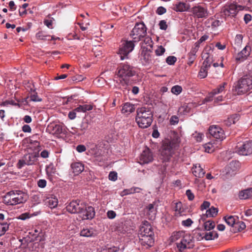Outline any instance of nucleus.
I'll return each instance as SVG.
<instances>
[{"mask_svg":"<svg viewBox=\"0 0 252 252\" xmlns=\"http://www.w3.org/2000/svg\"><path fill=\"white\" fill-rule=\"evenodd\" d=\"M147 35V28L143 22L137 23L129 36L132 40L125 41L120 46L118 54L121 60L128 59V54L134 49V42H138Z\"/></svg>","mask_w":252,"mask_h":252,"instance_id":"nucleus-1","label":"nucleus"},{"mask_svg":"<svg viewBox=\"0 0 252 252\" xmlns=\"http://www.w3.org/2000/svg\"><path fill=\"white\" fill-rule=\"evenodd\" d=\"M141 244L147 247L152 246L154 243V229L151 224L144 221L140 227L138 234Z\"/></svg>","mask_w":252,"mask_h":252,"instance_id":"nucleus-2","label":"nucleus"},{"mask_svg":"<svg viewBox=\"0 0 252 252\" xmlns=\"http://www.w3.org/2000/svg\"><path fill=\"white\" fill-rule=\"evenodd\" d=\"M172 241H177L176 246L179 252H183L187 249L193 247V241L189 235H185L183 231L174 232L171 237Z\"/></svg>","mask_w":252,"mask_h":252,"instance_id":"nucleus-3","label":"nucleus"},{"mask_svg":"<svg viewBox=\"0 0 252 252\" xmlns=\"http://www.w3.org/2000/svg\"><path fill=\"white\" fill-rule=\"evenodd\" d=\"M136 113L135 120L139 127L145 128L151 126L153 115L150 108L146 107L138 108Z\"/></svg>","mask_w":252,"mask_h":252,"instance_id":"nucleus-4","label":"nucleus"},{"mask_svg":"<svg viewBox=\"0 0 252 252\" xmlns=\"http://www.w3.org/2000/svg\"><path fill=\"white\" fill-rule=\"evenodd\" d=\"M27 199V194L23 191L19 190H11L3 197V201L8 205H15L25 203Z\"/></svg>","mask_w":252,"mask_h":252,"instance_id":"nucleus-5","label":"nucleus"},{"mask_svg":"<svg viewBox=\"0 0 252 252\" xmlns=\"http://www.w3.org/2000/svg\"><path fill=\"white\" fill-rule=\"evenodd\" d=\"M117 75L122 78L120 83L122 85H130L129 78L135 75V72L133 66L127 63H121L117 69Z\"/></svg>","mask_w":252,"mask_h":252,"instance_id":"nucleus-6","label":"nucleus"},{"mask_svg":"<svg viewBox=\"0 0 252 252\" xmlns=\"http://www.w3.org/2000/svg\"><path fill=\"white\" fill-rule=\"evenodd\" d=\"M252 90V75H246L240 78L233 87V92L241 95Z\"/></svg>","mask_w":252,"mask_h":252,"instance_id":"nucleus-7","label":"nucleus"},{"mask_svg":"<svg viewBox=\"0 0 252 252\" xmlns=\"http://www.w3.org/2000/svg\"><path fill=\"white\" fill-rule=\"evenodd\" d=\"M179 143L178 139H177L176 141L167 140L163 143L160 151V156L164 161H167L169 160L172 150L175 149Z\"/></svg>","mask_w":252,"mask_h":252,"instance_id":"nucleus-8","label":"nucleus"},{"mask_svg":"<svg viewBox=\"0 0 252 252\" xmlns=\"http://www.w3.org/2000/svg\"><path fill=\"white\" fill-rule=\"evenodd\" d=\"M235 152L240 155L248 156L252 154V140L238 142Z\"/></svg>","mask_w":252,"mask_h":252,"instance_id":"nucleus-9","label":"nucleus"},{"mask_svg":"<svg viewBox=\"0 0 252 252\" xmlns=\"http://www.w3.org/2000/svg\"><path fill=\"white\" fill-rule=\"evenodd\" d=\"M38 155L35 153H28L24 155L22 159H19L17 167L21 169L24 166L32 165L34 164L37 162Z\"/></svg>","mask_w":252,"mask_h":252,"instance_id":"nucleus-10","label":"nucleus"},{"mask_svg":"<svg viewBox=\"0 0 252 252\" xmlns=\"http://www.w3.org/2000/svg\"><path fill=\"white\" fill-rule=\"evenodd\" d=\"M244 7L236 3H231L223 10V13L225 16L234 17L239 10H243Z\"/></svg>","mask_w":252,"mask_h":252,"instance_id":"nucleus-11","label":"nucleus"},{"mask_svg":"<svg viewBox=\"0 0 252 252\" xmlns=\"http://www.w3.org/2000/svg\"><path fill=\"white\" fill-rule=\"evenodd\" d=\"M209 131L214 138L222 141L224 138V130L219 126L213 125L210 126Z\"/></svg>","mask_w":252,"mask_h":252,"instance_id":"nucleus-12","label":"nucleus"},{"mask_svg":"<svg viewBox=\"0 0 252 252\" xmlns=\"http://www.w3.org/2000/svg\"><path fill=\"white\" fill-rule=\"evenodd\" d=\"M25 87L29 92L30 101L34 102H40L42 101V99L38 95L34 89V85L32 82H28Z\"/></svg>","mask_w":252,"mask_h":252,"instance_id":"nucleus-13","label":"nucleus"},{"mask_svg":"<svg viewBox=\"0 0 252 252\" xmlns=\"http://www.w3.org/2000/svg\"><path fill=\"white\" fill-rule=\"evenodd\" d=\"M191 12L194 16L197 18H206L209 16V11L207 7L201 5L193 6Z\"/></svg>","mask_w":252,"mask_h":252,"instance_id":"nucleus-14","label":"nucleus"},{"mask_svg":"<svg viewBox=\"0 0 252 252\" xmlns=\"http://www.w3.org/2000/svg\"><path fill=\"white\" fill-rule=\"evenodd\" d=\"M79 217L83 220L92 219L95 216V211L94 208L92 206L86 207L83 204V207L80 212L78 214Z\"/></svg>","mask_w":252,"mask_h":252,"instance_id":"nucleus-15","label":"nucleus"},{"mask_svg":"<svg viewBox=\"0 0 252 252\" xmlns=\"http://www.w3.org/2000/svg\"><path fill=\"white\" fill-rule=\"evenodd\" d=\"M83 203L78 200H73L66 207L67 211L71 214H79L83 207Z\"/></svg>","mask_w":252,"mask_h":252,"instance_id":"nucleus-16","label":"nucleus"},{"mask_svg":"<svg viewBox=\"0 0 252 252\" xmlns=\"http://www.w3.org/2000/svg\"><path fill=\"white\" fill-rule=\"evenodd\" d=\"M252 49L249 45H246L245 48L240 52H239L235 57V60L237 63H242L247 59L250 55Z\"/></svg>","mask_w":252,"mask_h":252,"instance_id":"nucleus-17","label":"nucleus"},{"mask_svg":"<svg viewBox=\"0 0 252 252\" xmlns=\"http://www.w3.org/2000/svg\"><path fill=\"white\" fill-rule=\"evenodd\" d=\"M47 130L53 135H59L63 132L64 126L60 124H50L47 127Z\"/></svg>","mask_w":252,"mask_h":252,"instance_id":"nucleus-18","label":"nucleus"},{"mask_svg":"<svg viewBox=\"0 0 252 252\" xmlns=\"http://www.w3.org/2000/svg\"><path fill=\"white\" fill-rule=\"evenodd\" d=\"M153 159V155L149 148L143 151L140 157V163L145 164L151 162Z\"/></svg>","mask_w":252,"mask_h":252,"instance_id":"nucleus-19","label":"nucleus"},{"mask_svg":"<svg viewBox=\"0 0 252 252\" xmlns=\"http://www.w3.org/2000/svg\"><path fill=\"white\" fill-rule=\"evenodd\" d=\"M240 168V163L238 161H231L226 167L227 173L232 175L236 174Z\"/></svg>","mask_w":252,"mask_h":252,"instance_id":"nucleus-20","label":"nucleus"},{"mask_svg":"<svg viewBox=\"0 0 252 252\" xmlns=\"http://www.w3.org/2000/svg\"><path fill=\"white\" fill-rule=\"evenodd\" d=\"M218 213V209L214 206L211 207L209 210L206 211V214L203 215L199 219V222H204L207 217H214Z\"/></svg>","mask_w":252,"mask_h":252,"instance_id":"nucleus-21","label":"nucleus"},{"mask_svg":"<svg viewBox=\"0 0 252 252\" xmlns=\"http://www.w3.org/2000/svg\"><path fill=\"white\" fill-rule=\"evenodd\" d=\"M202 58L204 59L202 66L208 68H210L214 61L213 56L210 55L209 53L203 52L202 53Z\"/></svg>","mask_w":252,"mask_h":252,"instance_id":"nucleus-22","label":"nucleus"},{"mask_svg":"<svg viewBox=\"0 0 252 252\" xmlns=\"http://www.w3.org/2000/svg\"><path fill=\"white\" fill-rule=\"evenodd\" d=\"M189 5L184 2H178L173 4V9L177 12H184L189 10Z\"/></svg>","mask_w":252,"mask_h":252,"instance_id":"nucleus-23","label":"nucleus"},{"mask_svg":"<svg viewBox=\"0 0 252 252\" xmlns=\"http://www.w3.org/2000/svg\"><path fill=\"white\" fill-rule=\"evenodd\" d=\"M71 168L75 175H79L84 170V165L80 162L72 163L71 164Z\"/></svg>","mask_w":252,"mask_h":252,"instance_id":"nucleus-24","label":"nucleus"},{"mask_svg":"<svg viewBox=\"0 0 252 252\" xmlns=\"http://www.w3.org/2000/svg\"><path fill=\"white\" fill-rule=\"evenodd\" d=\"M45 202L50 208H55L58 204V200L55 196L52 195L46 198Z\"/></svg>","mask_w":252,"mask_h":252,"instance_id":"nucleus-25","label":"nucleus"},{"mask_svg":"<svg viewBox=\"0 0 252 252\" xmlns=\"http://www.w3.org/2000/svg\"><path fill=\"white\" fill-rule=\"evenodd\" d=\"M192 174L196 177H203L205 174V172L203 168L199 165H195L192 168Z\"/></svg>","mask_w":252,"mask_h":252,"instance_id":"nucleus-26","label":"nucleus"},{"mask_svg":"<svg viewBox=\"0 0 252 252\" xmlns=\"http://www.w3.org/2000/svg\"><path fill=\"white\" fill-rule=\"evenodd\" d=\"M239 197L241 199H247L252 197V188L240 191Z\"/></svg>","mask_w":252,"mask_h":252,"instance_id":"nucleus-27","label":"nucleus"},{"mask_svg":"<svg viewBox=\"0 0 252 252\" xmlns=\"http://www.w3.org/2000/svg\"><path fill=\"white\" fill-rule=\"evenodd\" d=\"M223 220L228 225L234 227L238 220V217L236 216H226L223 217Z\"/></svg>","mask_w":252,"mask_h":252,"instance_id":"nucleus-28","label":"nucleus"},{"mask_svg":"<svg viewBox=\"0 0 252 252\" xmlns=\"http://www.w3.org/2000/svg\"><path fill=\"white\" fill-rule=\"evenodd\" d=\"M192 236L191 238L196 239L197 241H201L203 239H205V232L200 230L199 228H197L193 231Z\"/></svg>","mask_w":252,"mask_h":252,"instance_id":"nucleus-29","label":"nucleus"},{"mask_svg":"<svg viewBox=\"0 0 252 252\" xmlns=\"http://www.w3.org/2000/svg\"><path fill=\"white\" fill-rule=\"evenodd\" d=\"M144 41L141 43V47L143 49L146 50H150L153 46V41L152 38L149 36H146L144 37Z\"/></svg>","mask_w":252,"mask_h":252,"instance_id":"nucleus-30","label":"nucleus"},{"mask_svg":"<svg viewBox=\"0 0 252 252\" xmlns=\"http://www.w3.org/2000/svg\"><path fill=\"white\" fill-rule=\"evenodd\" d=\"M80 235L82 237H91L94 236V231L93 228H83L80 233Z\"/></svg>","mask_w":252,"mask_h":252,"instance_id":"nucleus-31","label":"nucleus"},{"mask_svg":"<svg viewBox=\"0 0 252 252\" xmlns=\"http://www.w3.org/2000/svg\"><path fill=\"white\" fill-rule=\"evenodd\" d=\"M135 110L134 105L129 102L125 103L122 107V112L123 113H130Z\"/></svg>","mask_w":252,"mask_h":252,"instance_id":"nucleus-32","label":"nucleus"},{"mask_svg":"<svg viewBox=\"0 0 252 252\" xmlns=\"http://www.w3.org/2000/svg\"><path fill=\"white\" fill-rule=\"evenodd\" d=\"M44 233L43 232L41 229L38 230L37 229H35L34 230V232L33 233V236H34L35 238L33 240L39 242L44 241Z\"/></svg>","mask_w":252,"mask_h":252,"instance_id":"nucleus-33","label":"nucleus"},{"mask_svg":"<svg viewBox=\"0 0 252 252\" xmlns=\"http://www.w3.org/2000/svg\"><path fill=\"white\" fill-rule=\"evenodd\" d=\"M205 151L208 153H212L216 150L217 146L214 143L209 142L206 144L204 146Z\"/></svg>","mask_w":252,"mask_h":252,"instance_id":"nucleus-34","label":"nucleus"},{"mask_svg":"<svg viewBox=\"0 0 252 252\" xmlns=\"http://www.w3.org/2000/svg\"><path fill=\"white\" fill-rule=\"evenodd\" d=\"M219 237L218 233L215 231L209 232H205V240H211L217 238Z\"/></svg>","mask_w":252,"mask_h":252,"instance_id":"nucleus-35","label":"nucleus"},{"mask_svg":"<svg viewBox=\"0 0 252 252\" xmlns=\"http://www.w3.org/2000/svg\"><path fill=\"white\" fill-rule=\"evenodd\" d=\"M154 203L150 204L147 206V209L148 210V213L149 215H151L150 217V219H154L155 218V215L156 214V210L154 207Z\"/></svg>","mask_w":252,"mask_h":252,"instance_id":"nucleus-36","label":"nucleus"},{"mask_svg":"<svg viewBox=\"0 0 252 252\" xmlns=\"http://www.w3.org/2000/svg\"><path fill=\"white\" fill-rule=\"evenodd\" d=\"M50 35L45 34L43 32L41 31L38 32L36 34V38L38 40H51L53 39V37L50 39Z\"/></svg>","mask_w":252,"mask_h":252,"instance_id":"nucleus-37","label":"nucleus"},{"mask_svg":"<svg viewBox=\"0 0 252 252\" xmlns=\"http://www.w3.org/2000/svg\"><path fill=\"white\" fill-rule=\"evenodd\" d=\"M204 229L206 231H210L215 227V223L214 221L208 220L204 223Z\"/></svg>","mask_w":252,"mask_h":252,"instance_id":"nucleus-38","label":"nucleus"},{"mask_svg":"<svg viewBox=\"0 0 252 252\" xmlns=\"http://www.w3.org/2000/svg\"><path fill=\"white\" fill-rule=\"evenodd\" d=\"M206 24H210L212 28L214 29L219 27L220 25V22L218 20H214L213 18H210L206 22Z\"/></svg>","mask_w":252,"mask_h":252,"instance_id":"nucleus-39","label":"nucleus"},{"mask_svg":"<svg viewBox=\"0 0 252 252\" xmlns=\"http://www.w3.org/2000/svg\"><path fill=\"white\" fill-rule=\"evenodd\" d=\"M9 223L7 222L0 223V236L3 235L9 229Z\"/></svg>","mask_w":252,"mask_h":252,"instance_id":"nucleus-40","label":"nucleus"},{"mask_svg":"<svg viewBox=\"0 0 252 252\" xmlns=\"http://www.w3.org/2000/svg\"><path fill=\"white\" fill-rule=\"evenodd\" d=\"M46 173L48 176H52L56 172V169L53 163H50L46 168Z\"/></svg>","mask_w":252,"mask_h":252,"instance_id":"nucleus-41","label":"nucleus"},{"mask_svg":"<svg viewBox=\"0 0 252 252\" xmlns=\"http://www.w3.org/2000/svg\"><path fill=\"white\" fill-rule=\"evenodd\" d=\"M234 227L238 231H241L246 228L245 223L242 221L238 220L236 222Z\"/></svg>","mask_w":252,"mask_h":252,"instance_id":"nucleus-42","label":"nucleus"},{"mask_svg":"<svg viewBox=\"0 0 252 252\" xmlns=\"http://www.w3.org/2000/svg\"><path fill=\"white\" fill-rule=\"evenodd\" d=\"M227 85V83L225 82H223L221 84H220L216 89H214L212 92L213 94L215 95L220 93H222L225 89V86Z\"/></svg>","mask_w":252,"mask_h":252,"instance_id":"nucleus-43","label":"nucleus"},{"mask_svg":"<svg viewBox=\"0 0 252 252\" xmlns=\"http://www.w3.org/2000/svg\"><path fill=\"white\" fill-rule=\"evenodd\" d=\"M208 68L202 66V67L200 68V70L198 73V77H199L200 78H204L207 76V70Z\"/></svg>","mask_w":252,"mask_h":252,"instance_id":"nucleus-44","label":"nucleus"},{"mask_svg":"<svg viewBox=\"0 0 252 252\" xmlns=\"http://www.w3.org/2000/svg\"><path fill=\"white\" fill-rule=\"evenodd\" d=\"M243 36L241 34H238L236 35L234 39V44L237 47H239L243 41Z\"/></svg>","mask_w":252,"mask_h":252,"instance_id":"nucleus-45","label":"nucleus"},{"mask_svg":"<svg viewBox=\"0 0 252 252\" xmlns=\"http://www.w3.org/2000/svg\"><path fill=\"white\" fill-rule=\"evenodd\" d=\"M171 91L173 94L178 95L182 92V88L180 86L176 85L172 87Z\"/></svg>","mask_w":252,"mask_h":252,"instance_id":"nucleus-46","label":"nucleus"},{"mask_svg":"<svg viewBox=\"0 0 252 252\" xmlns=\"http://www.w3.org/2000/svg\"><path fill=\"white\" fill-rule=\"evenodd\" d=\"M200 47V45L198 44V43L195 42L193 45V46L192 47L191 51L189 53L190 55H195L196 53V52L198 51L199 48Z\"/></svg>","mask_w":252,"mask_h":252,"instance_id":"nucleus-47","label":"nucleus"},{"mask_svg":"<svg viewBox=\"0 0 252 252\" xmlns=\"http://www.w3.org/2000/svg\"><path fill=\"white\" fill-rule=\"evenodd\" d=\"M93 52L94 53V56L96 57H99L101 55V47L100 46H94L93 48Z\"/></svg>","mask_w":252,"mask_h":252,"instance_id":"nucleus-48","label":"nucleus"},{"mask_svg":"<svg viewBox=\"0 0 252 252\" xmlns=\"http://www.w3.org/2000/svg\"><path fill=\"white\" fill-rule=\"evenodd\" d=\"M53 18L49 17L48 19H45L44 20V24L49 29H53Z\"/></svg>","mask_w":252,"mask_h":252,"instance_id":"nucleus-49","label":"nucleus"},{"mask_svg":"<svg viewBox=\"0 0 252 252\" xmlns=\"http://www.w3.org/2000/svg\"><path fill=\"white\" fill-rule=\"evenodd\" d=\"M140 190H141L140 188L134 187V188H131L129 189H126V190H125L124 191L126 192V193H125L126 194H131V193H135V192H139Z\"/></svg>","mask_w":252,"mask_h":252,"instance_id":"nucleus-50","label":"nucleus"},{"mask_svg":"<svg viewBox=\"0 0 252 252\" xmlns=\"http://www.w3.org/2000/svg\"><path fill=\"white\" fill-rule=\"evenodd\" d=\"M177 61V58L175 56H168L166 59V63L169 65H173Z\"/></svg>","mask_w":252,"mask_h":252,"instance_id":"nucleus-51","label":"nucleus"},{"mask_svg":"<svg viewBox=\"0 0 252 252\" xmlns=\"http://www.w3.org/2000/svg\"><path fill=\"white\" fill-rule=\"evenodd\" d=\"M193 223V221L189 218L182 221L181 224L185 227H189Z\"/></svg>","mask_w":252,"mask_h":252,"instance_id":"nucleus-52","label":"nucleus"},{"mask_svg":"<svg viewBox=\"0 0 252 252\" xmlns=\"http://www.w3.org/2000/svg\"><path fill=\"white\" fill-rule=\"evenodd\" d=\"M215 94H213V92L212 91L208 95L204 98L203 102V103L210 102L213 100V97Z\"/></svg>","mask_w":252,"mask_h":252,"instance_id":"nucleus-53","label":"nucleus"},{"mask_svg":"<svg viewBox=\"0 0 252 252\" xmlns=\"http://www.w3.org/2000/svg\"><path fill=\"white\" fill-rule=\"evenodd\" d=\"M81 107L83 113L93 109V106L90 104H84L81 105Z\"/></svg>","mask_w":252,"mask_h":252,"instance_id":"nucleus-54","label":"nucleus"},{"mask_svg":"<svg viewBox=\"0 0 252 252\" xmlns=\"http://www.w3.org/2000/svg\"><path fill=\"white\" fill-rule=\"evenodd\" d=\"M179 122V118L176 116L173 115L171 116L170 119V123L172 125H177Z\"/></svg>","mask_w":252,"mask_h":252,"instance_id":"nucleus-55","label":"nucleus"},{"mask_svg":"<svg viewBox=\"0 0 252 252\" xmlns=\"http://www.w3.org/2000/svg\"><path fill=\"white\" fill-rule=\"evenodd\" d=\"M165 51V48L162 46L158 47L157 49L156 50L155 52L157 56L162 55Z\"/></svg>","mask_w":252,"mask_h":252,"instance_id":"nucleus-56","label":"nucleus"},{"mask_svg":"<svg viewBox=\"0 0 252 252\" xmlns=\"http://www.w3.org/2000/svg\"><path fill=\"white\" fill-rule=\"evenodd\" d=\"M108 178L110 180L115 181L117 179V173L114 171L110 172Z\"/></svg>","mask_w":252,"mask_h":252,"instance_id":"nucleus-57","label":"nucleus"},{"mask_svg":"<svg viewBox=\"0 0 252 252\" xmlns=\"http://www.w3.org/2000/svg\"><path fill=\"white\" fill-rule=\"evenodd\" d=\"M143 60L145 63H148L151 61V56L149 53H145L143 55Z\"/></svg>","mask_w":252,"mask_h":252,"instance_id":"nucleus-58","label":"nucleus"},{"mask_svg":"<svg viewBox=\"0 0 252 252\" xmlns=\"http://www.w3.org/2000/svg\"><path fill=\"white\" fill-rule=\"evenodd\" d=\"M47 182L44 179H40L37 182V185L39 188H44L46 187Z\"/></svg>","mask_w":252,"mask_h":252,"instance_id":"nucleus-59","label":"nucleus"},{"mask_svg":"<svg viewBox=\"0 0 252 252\" xmlns=\"http://www.w3.org/2000/svg\"><path fill=\"white\" fill-rule=\"evenodd\" d=\"M159 28L162 30H166L167 28V25L165 20H161L159 23Z\"/></svg>","mask_w":252,"mask_h":252,"instance_id":"nucleus-60","label":"nucleus"},{"mask_svg":"<svg viewBox=\"0 0 252 252\" xmlns=\"http://www.w3.org/2000/svg\"><path fill=\"white\" fill-rule=\"evenodd\" d=\"M89 126L88 123L87 121H85L84 122H82V123L81 124L80 126V129L82 131L86 130L88 129Z\"/></svg>","mask_w":252,"mask_h":252,"instance_id":"nucleus-61","label":"nucleus"},{"mask_svg":"<svg viewBox=\"0 0 252 252\" xmlns=\"http://www.w3.org/2000/svg\"><path fill=\"white\" fill-rule=\"evenodd\" d=\"M107 217L110 219H113L116 216L115 212L112 210L108 211L107 213Z\"/></svg>","mask_w":252,"mask_h":252,"instance_id":"nucleus-62","label":"nucleus"},{"mask_svg":"<svg viewBox=\"0 0 252 252\" xmlns=\"http://www.w3.org/2000/svg\"><path fill=\"white\" fill-rule=\"evenodd\" d=\"M186 195L188 197V198L189 200L191 201L194 199V194L190 189H188L186 191Z\"/></svg>","mask_w":252,"mask_h":252,"instance_id":"nucleus-63","label":"nucleus"},{"mask_svg":"<svg viewBox=\"0 0 252 252\" xmlns=\"http://www.w3.org/2000/svg\"><path fill=\"white\" fill-rule=\"evenodd\" d=\"M76 151L79 153H82L86 150V148L84 145H79L76 147Z\"/></svg>","mask_w":252,"mask_h":252,"instance_id":"nucleus-64","label":"nucleus"}]
</instances>
